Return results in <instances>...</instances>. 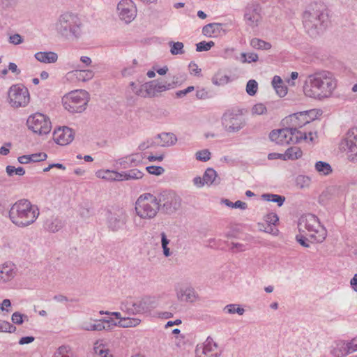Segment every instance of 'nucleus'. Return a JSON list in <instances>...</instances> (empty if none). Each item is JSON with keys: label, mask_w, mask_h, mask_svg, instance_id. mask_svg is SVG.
<instances>
[{"label": "nucleus", "mask_w": 357, "mask_h": 357, "mask_svg": "<svg viewBox=\"0 0 357 357\" xmlns=\"http://www.w3.org/2000/svg\"><path fill=\"white\" fill-rule=\"evenodd\" d=\"M227 32L226 24L222 23H211L205 25L202 29L204 36L211 37L213 35L225 33Z\"/></svg>", "instance_id": "24"}, {"label": "nucleus", "mask_w": 357, "mask_h": 357, "mask_svg": "<svg viewBox=\"0 0 357 357\" xmlns=\"http://www.w3.org/2000/svg\"><path fill=\"white\" fill-rule=\"evenodd\" d=\"M55 30L61 37L66 40H77L82 35V23L76 14L66 12L58 17Z\"/></svg>", "instance_id": "4"}, {"label": "nucleus", "mask_w": 357, "mask_h": 357, "mask_svg": "<svg viewBox=\"0 0 357 357\" xmlns=\"http://www.w3.org/2000/svg\"><path fill=\"white\" fill-rule=\"evenodd\" d=\"M278 220L279 218L278 215L274 213H271L265 217V221L267 223V225H275Z\"/></svg>", "instance_id": "56"}, {"label": "nucleus", "mask_w": 357, "mask_h": 357, "mask_svg": "<svg viewBox=\"0 0 357 357\" xmlns=\"http://www.w3.org/2000/svg\"><path fill=\"white\" fill-rule=\"evenodd\" d=\"M196 97L198 99H206L208 97V92L204 89H199L196 91Z\"/></svg>", "instance_id": "64"}, {"label": "nucleus", "mask_w": 357, "mask_h": 357, "mask_svg": "<svg viewBox=\"0 0 357 357\" xmlns=\"http://www.w3.org/2000/svg\"><path fill=\"white\" fill-rule=\"evenodd\" d=\"M135 210L141 219L151 220L155 218L159 211L156 196L151 193L141 195L135 202Z\"/></svg>", "instance_id": "7"}, {"label": "nucleus", "mask_w": 357, "mask_h": 357, "mask_svg": "<svg viewBox=\"0 0 357 357\" xmlns=\"http://www.w3.org/2000/svg\"><path fill=\"white\" fill-rule=\"evenodd\" d=\"M26 124L31 130L39 135H47L52 129L50 119L41 113H35L29 116Z\"/></svg>", "instance_id": "13"}, {"label": "nucleus", "mask_w": 357, "mask_h": 357, "mask_svg": "<svg viewBox=\"0 0 357 357\" xmlns=\"http://www.w3.org/2000/svg\"><path fill=\"white\" fill-rule=\"evenodd\" d=\"M215 45L213 41H202L196 45V51L204 52L209 50L212 47Z\"/></svg>", "instance_id": "44"}, {"label": "nucleus", "mask_w": 357, "mask_h": 357, "mask_svg": "<svg viewBox=\"0 0 357 357\" xmlns=\"http://www.w3.org/2000/svg\"><path fill=\"white\" fill-rule=\"evenodd\" d=\"M8 96L10 104L16 108L25 107L30 101L28 89L21 84L12 85L8 89Z\"/></svg>", "instance_id": "11"}, {"label": "nucleus", "mask_w": 357, "mask_h": 357, "mask_svg": "<svg viewBox=\"0 0 357 357\" xmlns=\"http://www.w3.org/2000/svg\"><path fill=\"white\" fill-rule=\"evenodd\" d=\"M269 138L279 145L299 143L301 140H306L307 132L298 130L297 128H284L272 130Z\"/></svg>", "instance_id": "8"}, {"label": "nucleus", "mask_w": 357, "mask_h": 357, "mask_svg": "<svg viewBox=\"0 0 357 357\" xmlns=\"http://www.w3.org/2000/svg\"><path fill=\"white\" fill-rule=\"evenodd\" d=\"M241 57L243 58V62H255L258 60V55L255 53H242Z\"/></svg>", "instance_id": "55"}, {"label": "nucleus", "mask_w": 357, "mask_h": 357, "mask_svg": "<svg viewBox=\"0 0 357 357\" xmlns=\"http://www.w3.org/2000/svg\"><path fill=\"white\" fill-rule=\"evenodd\" d=\"M40 214L39 208L26 199L17 201L10 207L9 218L17 227H26L36 222Z\"/></svg>", "instance_id": "3"}, {"label": "nucleus", "mask_w": 357, "mask_h": 357, "mask_svg": "<svg viewBox=\"0 0 357 357\" xmlns=\"http://www.w3.org/2000/svg\"><path fill=\"white\" fill-rule=\"evenodd\" d=\"M131 316L132 315L124 314L123 318H121V321H118L116 322L113 321L110 324L121 328H132L139 326L141 324L142 320L138 317Z\"/></svg>", "instance_id": "25"}, {"label": "nucleus", "mask_w": 357, "mask_h": 357, "mask_svg": "<svg viewBox=\"0 0 357 357\" xmlns=\"http://www.w3.org/2000/svg\"><path fill=\"white\" fill-rule=\"evenodd\" d=\"M34 56L36 60L44 63H54L58 60V55L54 52H38Z\"/></svg>", "instance_id": "29"}, {"label": "nucleus", "mask_w": 357, "mask_h": 357, "mask_svg": "<svg viewBox=\"0 0 357 357\" xmlns=\"http://www.w3.org/2000/svg\"><path fill=\"white\" fill-rule=\"evenodd\" d=\"M15 331L16 327L8 321H0V332L14 333Z\"/></svg>", "instance_id": "45"}, {"label": "nucleus", "mask_w": 357, "mask_h": 357, "mask_svg": "<svg viewBox=\"0 0 357 357\" xmlns=\"http://www.w3.org/2000/svg\"><path fill=\"white\" fill-rule=\"evenodd\" d=\"M146 169L149 174L156 176L161 175L165 172V169L160 166H148Z\"/></svg>", "instance_id": "49"}, {"label": "nucleus", "mask_w": 357, "mask_h": 357, "mask_svg": "<svg viewBox=\"0 0 357 357\" xmlns=\"http://www.w3.org/2000/svg\"><path fill=\"white\" fill-rule=\"evenodd\" d=\"M258 89V84L255 79H250L246 84V92L248 95L253 96Z\"/></svg>", "instance_id": "42"}, {"label": "nucleus", "mask_w": 357, "mask_h": 357, "mask_svg": "<svg viewBox=\"0 0 357 357\" xmlns=\"http://www.w3.org/2000/svg\"><path fill=\"white\" fill-rule=\"evenodd\" d=\"M130 177L132 179L137 180L140 179L143 177L144 174L137 169H132L129 170Z\"/></svg>", "instance_id": "58"}, {"label": "nucleus", "mask_w": 357, "mask_h": 357, "mask_svg": "<svg viewBox=\"0 0 357 357\" xmlns=\"http://www.w3.org/2000/svg\"><path fill=\"white\" fill-rule=\"evenodd\" d=\"M106 220L108 229L112 231H118L126 227L128 215L123 208H116L107 211Z\"/></svg>", "instance_id": "14"}, {"label": "nucleus", "mask_w": 357, "mask_h": 357, "mask_svg": "<svg viewBox=\"0 0 357 357\" xmlns=\"http://www.w3.org/2000/svg\"><path fill=\"white\" fill-rule=\"evenodd\" d=\"M89 94L84 90H76L64 96L62 102L66 109L71 113H81L86 109Z\"/></svg>", "instance_id": "9"}, {"label": "nucleus", "mask_w": 357, "mask_h": 357, "mask_svg": "<svg viewBox=\"0 0 357 357\" xmlns=\"http://www.w3.org/2000/svg\"><path fill=\"white\" fill-rule=\"evenodd\" d=\"M145 86L146 83L139 85L137 90H135V93L144 98L149 97V93H148V91L146 90Z\"/></svg>", "instance_id": "57"}, {"label": "nucleus", "mask_w": 357, "mask_h": 357, "mask_svg": "<svg viewBox=\"0 0 357 357\" xmlns=\"http://www.w3.org/2000/svg\"><path fill=\"white\" fill-rule=\"evenodd\" d=\"M204 181L208 185H218L220 183V178L218 177L216 171L213 168H207L203 175Z\"/></svg>", "instance_id": "30"}, {"label": "nucleus", "mask_w": 357, "mask_h": 357, "mask_svg": "<svg viewBox=\"0 0 357 357\" xmlns=\"http://www.w3.org/2000/svg\"><path fill=\"white\" fill-rule=\"evenodd\" d=\"M6 172H7L8 175L10 176H12L14 174L19 175V176H23L25 174V170L22 167L15 168L13 166L8 165L6 167Z\"/></svg>", "instance_id": "43"}, {"label": "nucleus", "mask_w": 357, "mask_h": 357, "mask_svg": "<svg viewBox=\"0 0 357 357\" xmlns=\"http://www.w3.org/2000/svg\"><path fill=\"white\" fill-rule=\"evenodd\" d=\"M348 347L343 342H337L333 346L331 351V354L334 357H344L349 354Z\"/></svg>", "instance_id": "31"}, {"label": "nucleus", "mask_w": 357, "mask_h": 357, "mask_svg": "<svg viewBox=\"0 0 357 357\" xmlns=\"http://www.w3.org/2000/svg\"><path fill=\"white\" fill-rule=\"evenodd\" d=\"M315 170L322 176H328L332 173L333 169L331 165L326 162L318 161L314 165Z\"/></svg>", "instance_id": "32"}, {"label": "nucleus", "mask_w": 357, "mask_h": 357, "mask_svg": "<svg viewBox=\"0 0 357 357\" xmlns=\"http://www.w3.org/2000/svg\"><path fill=\"white\" fill-rule=\"evenodd\" d=\"M64 224L63 221L56 216H51L47 218L44 222V228L52 233H55L61 229Z\"/></svg>", "instance_id": "27"}, {"label": "nucleus", "mask_w": 357, "mask_h": 357, "mask_svg": "<svg viewBox=\"0 0 357 357\" xmlns=\"http://www.w3.org/2000/svg\"><path fill=\"white\" fill-rule=\"evenodd\" d=\"M357 340L356 339L352 340L350 342L347 344L348 347L349 354L357 351Z\"/></svg>", "instance_id": "62"}, {"label": "nucleus", "mask_w": 357, "mask_h": 357, "mask_svg": "<svg viewBox=\"0 0 357 357\" xmlns=\"http://www.w3.org/2000/svg\"><path fill=\"white\" fill-rule=\"evenodd\" d=\"M218 348V344L212 337H208L202 345H197L195 349L196 357H220L221 353L214 352Z\"/></svg>", "instance_id": "18"}, {"label": "nucleus", "mask_w": 357, "mask_h": 357, "mask_svg": "<svg viewBox=\"0 0 357 357\" xmlns=\"http://www.w3.org/2000/svg\"><path fill=\"white\" fill-rule=\"evenodd\" d=\"M224 310L228 314L237 313L239 315L243 314L245 310L238 304H229L226 305Z\"/></svg>", "instance_id": "40"}, {"label": "nucleus", "mask_w": 357, "mask_h": 357, "mask_svg": "<svg viewBox=\"0 0 357 357\" xmlns=\"http://www.w3.org/2000/svg\"><path fill=\"white\" fill-rule=\"evenodd\" d=\"M24 319L28 320V317L25 314H21L19 312H15L12 314L11 320L17 325H20L24 322Z\"/></svg>", "instance_id": "47"}, {"label": "nucleus", "mask_w": 357, "mask_h": 357, "mask_svg": "<svg viewBox=\"0 0 357 357\" xmlns=\"http://www.w3.org/2000/svg\"><path fill=\"white\" fill-rule=\"evenodd\" d=\"M277 94L280 97H284L287 93V88L283 84L280 85L274 88Z\"/></svg>", "instance_id": "60"}, {"label": "nucleus", "mask_w": 357, "mask_h": 357, "mask_svg": "<svg viewBox=\"0 0 357 357\" xmlns=\"http://www.w3.org/2000/svg\"><path fill=\"white\" fill-rule=\"evenodd\" d=\"M211 158V152L208 149H203L196 153V159L200 161L206 162Z\"/></svg>", "instance_id": "46"}, {"label": "nucleus", "mask_w": 357, "mask_h": 357, "mask_svg": "<svg viewBox=\"0 0 357 357\" xmlns=\"http://www.w3.org/2000/svg\"><path fill=\"white\" fill-rule=\"evenodd\" d=\"M298 227L301 232L307 231L317 243H321L327 236L326 229L320 224L318 218L311 213L301 217Z\"/></svg>", "instance_id": "6"}, {"label": "nucleus", "mask_w": 357, "mask_h": 357, "mask_svg": "<svg viewBox=\"0 0 357 357\" xmlns=\"http://www.w3.org/2000/svg\"><path fill=\"white\" fill-rule=\"evenodd\" d=\"M73 130L68 127L58 128L53 133L54 142L60 145L64 146L70 143L74 139Z\"/></svg>", "instance_id": "20"}, {"label": "nucleus", "mask_w": 357, "mask_h": 357, "mask_svg": "<svg viewBox=\"0 0 357 357\" xmlns=\"http://www.w3.org/2000/svg\"><path fill=\"white\" fill-rule=\"evenodd\" d=\"M52 357H73L71 349L68 346L59 347L53 354Z\"/></svg>", "instance_id": "38"}, {"label": "nucleus", "mask_w": 357, "mask_h": 357, "mask_svg": "<svg viewBox=\"0 0 357 357\" xmlns=\"http://www.w3.org/2000/svg\"><path fill=\"white\" fill-rule=\"evenodd\" d=\"M155 139H160L156 142L157 146L162 147H169L176 144L177 142L176 136L172 132H162L155 137Z\"/></svg>", "instance_id": "26"}, {"label": "nucleus", "mask_w": 357, "mask_h": 357, "mask_svg": "<svg viewBox=\"0 0 357 357\" xmlns=\"http://www.w3.org/2000/svg\"><path fill=\"white\" fill-rule=\"evenodd\" d=\"M337 86V80L331 72L320 70L307 76L303 92L307 97L322 100L332 96Z\"/></svg>", "instance_id": "1"}, {"label": "nucleus", "mask_w": 357, "mask_h": 357, "mask_svg": "<svg viewBox=\"0 0 357 357\" xmlns=\"http://www.w3.org/2000/svg\"><path fill=\"white\" fill-rule=\"evenodd\" d=\"M340 146L349 161L357 162V127L349 129L342 138Z\"/></svg>", "instance_id": "12"}, {"label": "nucleus", "mask_w": 357, "mask_h": 357, "mask_svg": "<svg viewBox=\"0 0 357 357\" xmlns=\"http://www.w3.org/2000/svg\"><path fill=\"white\" fill-rule=\"evenodd\" d=\"M302 156V151L300 148L293 146L289 148L284 153V160H296Z\"/></svg>", "instance_id": "33"}, {"label": "nucleus", "mask_w": 357, "mask_h": 357, "mask_svg": "<svg viewBox=\"0 0 357 357\" xmlns=\"http://www.w3.org/2000/svg\"><path fill=\"white\" fill-rule=\"evenodd\" d=\"M192 182L194 185L199 188L203 187L206 184L205 181H204V176H196L193 178Z\"/></svg>", "instance_id": "61"}, {"label": "nucleus", "mask_w": 357, "mask_h": 357, "mask_svg": "<svg viewBox=\"0 0 357 357\" xmlns=\"http://www.w3.org/2000/svg\"><path fill=\"white\" fill-rule=\"evenodd\" d=\"M222 124L228 132H237L245 126V121L242 116L234 112H226L222 117Z\"/></svg>", "instance_id": "15"}, {"label": "nucleus", "mask_w": 357, "mask_h": 357, "mask_svg": "<svg viewBox=\"0 0 357 357\" xmlns=\"http://www.w3.org/2000/svg\"><path fill=\"white\" fill-rule=\"evenodd\" d=\"M159 209L161 208L165 213H175L181 205V198L175 192L165 190L156 196Z\"/></svg>", "instance_id": "10"}, {"label": "nucleus", "mask_w": 357, "mask_h": 357, "mask_svg": "<svg viewBox=\"0 0 357 357\" xmlns=\"http://www.w3.org/2000/svg\"><path fill=\"white\" fill-rule=\"evenodd\" d=\"M95 353L100 357H112L109 350L102 344L96 345L94 347Z\"/></svg>", "instance_id": "41"}, {"label": "nucleus", "mask_w": 357, "mask_h": 357, "mask_svg": "<svg viewBox=\"0 0 357 357\" xmlns=\"http://www.w3.org/2000/svg\"><path fill=\"white\" fill-rule=\"evenodd\" d=\"M9 42L14 45H20L23 42V40L20 34L15 33L10 36Z\"/></svg>", "instance_id": "59"}, {"label": "nucleus", "mask_w": 357, "mask_h": 357, "mask_svg": "<svg viewBox=\"0 0 357 357\" xmlns=\"http://www.w3.org/2000/svg\"><path fill=\"white\" fill-rule=\"evenodd\" d=\"M113 322V319L110 318L109 319H100L98 321H96V323H88V322H84L82 323L81 326V328L85 331H100L102 330H105L106 328H108L110 327V323Z\"/></svg>", "instance_id": "23"}, {"label": "nucleus", "mask_w": 357, "mask_h": 357, "mask_svg": "<svg viewBox=\"0 0 357 357\" xmlns=\"http://www.w3.org/2000/svg\"><path fill=\"white\" fill-rule=\"evenodd\" d=\"M74 75L79 81L86 82L91 79L94 76L92 70H77L74 71Z\"/></svg>", "instance_id": "34"}, {"label": "nucleus", "mask_w": 357, "mask_h": 357, "mask_svg": "<svg viewBox=\"0 0 357 357\" xmlns=\"http://www.w3.org/2000/svg\"><path fill=\"white\" fill-rule=\"evenodd\" d=\"M224 202L225 203V204L229 207H232V208H241V209H245L247 208V204L245 202H243L242 201H240V200H238L236 201V202L234 203H232L231 202L229 201L228 199H225L224 201Z\"/></svg>", "instance_id": "50"}, {"label": "nucleus", "mask_w": 357, "mask_h": 357, "mask_svg": "<svg viewBox=\"0 0 357 357\" xmlns=\"http://www.w3.org/2000/svg\"><path fill=\"white\" fill-rule=\"evenodd\" d=\"M266 111V107L263 103H257L255 105L252 109V114L257 115L264 114Z\"/></svg>", "instance_id": "51"}, {"label": "nucleus", "mask_w": 357, "mask_h": 357, "mask_svg": "<svg viewBox=\"0 0 357 357\" xmlns=\"http://www.w3.org/2000/svg\"><path fill=\"white\" fill-rule=\"evenodd\" d=\"M142 162V156L140 153H134L126 155L116 160V165L123 169L137 166Z\"/></svg>", "instance_id": "22"}, {"label": "nucleus", "mask_w": 357, "mask_h": 357, "mask_svg": "<svg viewBox=\"0 0 357 357\" xmlns=\"http://www.w3.org/2000/svg\"><path fill=\"white\" fill-rule=\"evenodd\" d=\"M119 17L126 23L132 22L137 14V9L132 0H121L117 6Z\"/></svg>", "instance_id": "16"}, {"label": "nucleus", "mask_w": 357, "mask_h": 357, "mask_svg": "<svg viewBox=\"0 0 357 357\" xmlns=\"http://www.w3.org/2000/svg\"><path fill=\"white\" fill-rule=\"evenodd\" d=\"M328 21V11L321 3H311L303 13L304 28L312 37L321 33L326 29Z\"/></svg>", "instance_id": "2"}, {"label": "nucleus", "mask_w": 357, "mask_h": 357, "mask_svg": "<svg viewBox=\"0 0 357 357\" xmlns=\"http://www.w3.org/2000/svg\"><path fill=\"white\" fill-rule=\"evenodd\" d=\"M168 44L170 47V53L172 55L182 54L184 53V45L183 43L170 41Z\"/></svg>", "instance_id": "37"}, {"label": "nucleus", "mask_w": 357, "mask_h": 357, "mask_svg": "<svg viewBox=\"0 0 357 357\" xmlns=\"http://www.w3.org/2000/svg\"><path fill=\"white\" fill-rule=\"evenodd\" d=\"M177 299L181 302L195 303L199 299V295L191 287H181L176 289Z\"/></svg>", "instance_id": "21"}, {"label": "nucleus", "mask_w": 357, "mask_h": 357, "mask_svg": "<svg viewBox=\"0 0 357 357\" xmlns=\"http://www.w3.org/2000/svg\"><path fill=\"white\" fill-rule=\"evenodd\" d=\"M261 197L265 201L277 203L278 206H281L285 201V197L284 196L275 194H263Z\"/></svg>", "instance_id": "35"}, {"label": "nucleus", "mask_w": 357, "mask_h": 357, "mask_svg": "<svg viewBox=\"0 0 357 357\" xmlns=\"http://www.w3.org/2000/svg\"><path fill=\"white\" fill-rule=\"evenodd\" d=\"M250 45L257 50H268L271 49V43L259 38H252L250 41Z\"/></svg>", "instance_id": "36"}, {"label": "nucleus", "mask_w": 357, "mask_h": 357, "mask_svg": "<svg viewBox=\"0 0 357 357\" xmlns=\"http://www.w3.org/2000/svg\"><path fill=\"white\" fill-rule=\"evenodd\" d=\"M161 236V246L163 250V255L168 257L172 255V252H170L169 248H168V245L170 241L167 238V236L165 232H162L160 234Z\"/></svg>", "instance_id": "39"}, {"label": "nucleus", "mask_w": 357, "mask_h": 357, "mask_svg": "<svg viewBox=\"0 0 357 357\" xmlns=\"http://www.w3.org/2000/svg\"><path fill=\"white\" fill-rule=\"evenodd\" d=\"M113 174L114 171L112 170H100L96 172V176L105 180L113 181Z\"/></svg>", "instance_id": "48"}, {"label": "nucleus", "mask_w": 357, "mask_h": 357, "mask_svg": "<svg viewBox=\"0 0 357 357\" xmlns=\"http://www.w3.org/2000/svg\"><path fill=\"white\" fill-rule=\"evenodd\" d=\"M15 275L13 265L5 264L0 266V283L11 280Z\"/></svg>", "instance_id": "28"}, {"label": "nucleus", "mask_w": 357, "mask_h": 357, "mask_svg": "<svg viewBox=\"0 0 357 357\" xmlns=\"http://www.w3.org/2000/svg\"><path fill=\"white\" fill-rule=\"evenodd\" d=\"M155 146H157L156 142L155 141V138L154 139H148L146 141L142 142L139 145L138 149L140 151H144L149 148H151V147H153Z\"/></svg>", "instance_id": "52"}, {"label": "nucleus", "mask_w": 357, "mask_h": 357, "mask_svg": "<svg viewBox=\"0 0 357 357\" xmlns=\"http://www.w3.org/2000/svg\"><path fill=\"white\" fill-rule=\"evenodd\" d=\"M261 20V8L259 4H251L245 8L244 20L248 26L257 27Z\"/></svg>", "instance_id": "17"}, {"label": "nucleus", "mask_w": 357, "mask_h": 357, "mask_svg": "<svg viewBox=\"0 0 357 357\" xmlns=\"http://www.w3.org/2000/svg\"><path fill=\"white\" fill-rule=\"evenodd\" d=\"M175 87V82L167 83L164 81L153 80L146 83V90L149 93V97H154L158 93L174 89Z\"/></svg>", "instance_id": "19"}, {"label": "nucleus", "mask_w": 357, "mask_h": 357, "mask_svg": "<svg viewBox=\"0 0 357 357\" xmlns=\"http://www.w3.org/2000/svg\"><path fill=\"white\" fill-rule=\"evenodd\" d=\"M229 80V77L227 75H222L219 77L218 75H215L212 79V82L215 85H223L227 84Z\"/></svg>", "instance_id": "53"}, {"label": "nucleus", "mask_w": 357, "mask_h": 357, "mask_svg": "<svg viewBox=\"0 0 357 357\" xmlns=\"http://www.w3.org/2000/svg\"><path fill=\"white\" fill-rule=\"evenodd\" d=\"M29 157H30L31 162H40V161L45 160L47 155L46 153L40 152V153H33V154L29 155Z\"/></svg>", "instance_id": "54"}, {"label": "nucleus", "mask_w": 357, "mask_h": 357, "mask_svg": "<svg viewBox=\"0 0 357 357\" xmlns=\"http://www.w3.org/2000/svg\"><path fill=\"white\" fill-rule=\"evenodd\" d=\"M158 306L155 297L144 296L142 298L122 302L120 308L123 314L137 316L151 312Z\"/></svg>", "instance_id": "5"}, {"label": "nucleus", "mask_w": 357, "mask_h": 357, "mask_svg": "<svg viewBox=\"0 0 357 357\" xmlns=\"http://www.w3.org/2000/svg\"><path fill=\"white\" fill-rule=\"evenodd\" d=\"M264 231L273 235H277L278 233V230L275 227V225H267Z\"/></svg>", "instance_id": "63"}]
</instances>
